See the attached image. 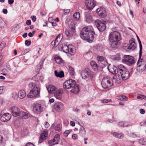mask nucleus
I'll return each instance as SVG.
<instances>
[{
	"instance_id": "72a5a7b5",
	"label": "nucleus",
	"mask_w": 146,
	"mask_h": 146,
	"mask_svg": "<svg viewBox=\"0 0 146 146\" xmlns=\"http://www.w3.org/2000/svg\"><path fill=\"white\" fill-rule=\"evenodd\" d=\"M56 56L54 57V59L56 62L58 64H61L62 61V58L58 56V55H56Z\"/></svg>"
},
{
	"instance_id": "4be33fe9",
	"label": "nucleus",
	"mask_w": 146,
	"mask_h": 146,
	"mask_svg": "<svg viewBox=\"0 0 146 146\" xmlns=\"http://www.w3.org/2000/svg\"><path fill=\"white\" fill-rule=\"evenodd\" d=\"M47 90L50 94L54 93L56 90L57 88L52 85H50L47 87Z\"/></svg>"
},
{
	"instance_id": "4d7b16f0",
	"label": "nucleus",
	"mask_w": 146,
	"mask_h": 146,
	"mask_svg": "<svg viewBox=\"0 0 146 146\" xmlns=\"http://www.w3.org/2000/svg\"><path fill=\"white\" fill-rule=\"evenodd\" d=\"M2 72L3 73L2 74L4 75H6L8 73L7 70L5 69H4L3 70Z\"/></svg>"
},
{
	"instance_id": "f704fd0d",
	"label": "nucleus",
	"mask_w": 146,
	"mask_h": 146,
	"mask_svg": "<svg viewBox=\"0 0 146 146\" xmlns=\"http://www.w3.org/2000/svg\"><path fill=\"white\" fill-rule=\"evenodd\" d=\"M113 135L114 137L119 139H122L124 137L123 134L121 133H118L116 132L114 133Z\"/></svg>"
},
{
	"instance_id": "412c9836",
	"label": "nucleus",
	"mask_w": 146,
	"mask_h": 146,
	"mask_svg": "<svg viewBox=\"0 0 146 146\" xmlns=\"http://www.w3.org/2000/svg\"><path fill=\"white\" fill-rule=\"evenodd\" d=\"M18 116L25 119L28 118L29 117V115L27 113L21 111H20Z\"/></svg>"
},
{
	"instance_id": "6ab92c4d",
	"label": "nucleus",
	"mask_w": 146,
	"mask_h": 146,
	"mask_svg": "<svg viewBox=\"0 0 146 146\" xmlns=\"http://www.w3.org/2000/svg\"><path fill=\"white\" fill-rule=\"evenodd\" d=\"M69 44L67 46L65 44H61L58 46V48L60 51H63V52L67 53L69 52Z\"/></svg>"
},
{
	"instance_id": "5701e85b",
	"label": "nucleus",
	"mask_w": 146,
	"mask_h": 146,
	"mask_svg": "<svg viewBox=\"0 0 146 146\" xmlns=\"http://www.w3.org/2000/svg\"><path fill=\"white\" fill-rule=\"evenodd\" d=\"M62 93V91L60 90H58L54 93V96L57 99L60 100L61 98Z\"/></svg>"
},
{
	"instance_id": "69168bd1",
	"label": "nucleus",
	"mask_w": 146,
	"mask_h": 146,
	"mask_svg": "<svg viewBox=\"0 0 146 146\" xmlns=\"http://www.w3.org/2000/svg\"><path fill=\"white\" fill-rule=\"evenodd\" d=\"M139 111L140 113L142 114H144L145 112V110L143 109H142L140 110Z\"/></svg>"
},
{
	"instance_id": "20e7f679",
	"label": "nucleus",
	"mask_w": 146,
	"mask_h": 146,
	"mask_svg": "<svg viewBox=\"0 0 146 146\" xmlns=\"http://www.w3.org/2000/svg\"><path fill=\"white\" fill-rule=\"evenodd\" d=\"M40 90L41 88L38 85H35L27 94V96L30 98L39 97Z\"/></svg>"
},
{
	"instance_id": "864d4df0",
	"label": "nucleus",
	"mask_w": 146,
	"mask_h": 146,
	"mask_svg": "<svg viewBox=\"0 0 146 146\" xmlns=\"http://www.w3.org/2000/svg\"><path fill=\"white\" fill-rule=\"evenodd\" d=\"M111 101V99H104L102 101V103H107L109 102H110Z\"/></svg>"
},
{
	"instance_id": "bf43d9fd",
	"label": "nucleus",
	"mask_w": 146,
	"mask_h": 146,
	"mask_svg": "<svg viewBox=\"0 0 146 146\" xmlns=\"http://www.w3.org/2000/svg\"><path fill=\"white\" fill-rule=\"evenodd\" d=\"M48 143L50 144V145L52 146L55 144L54 143V141L52 140H50L48 141Z\"/></svg>"
},
{
	"instance_id": "dca6fc26",
	"label": "nucleus",
	"mask_w": 146,
	"mask_h": 146,
	"mask_svg": "<svg viewBox=\"0 0 146 146\" xmlns=\"http://www.w3.org/2000/svg\"><path fill=\"white\" fill-rule=\"evenodd\" d=\"M98 15L102 17H105L106 16V13L104 8L100 7L97 9L96 10Z\"/></svg>"
},
{
	"instance_id": "39448f33",
	"label": "nucleus",
	"mask_w": 146,
	"mask_h": 146,
	"mask_svg": "<svg viewBox=\"0 0 146 146\" xmlns=\"http://www.w3.org/2000/svg\"><path fill=\"white\" fill-rule=\"evenodd\" d=\"M122 61L129 66H131L135 63L136 60L131 55H124Z\"/></svg>"
},
{
	"instance_id": "1a4fd4ad",
	"label": "nucleus",
	"mask_w": 146,
	"mask_h": 146,
	"mask_svg": "<svg viewBox=\"0 0 146 146\" xmlns=\"http://www.w3.org/2000/svg\"><path fill=\"white\" fill-rule=\"evenodd\" d=\"M96 60L101 67L102 68L105 67L108 64L106 58L102 56L98 55L96 58Z\"/></svg>"
},
{
	"instance_id": "4468645a",
	"label": "nucleus",
	"mask_w": 146,
	"mask_h": 146,
	"mask_svg": "<svg viewBox=\"0 0 146 146\" xmlns=\"http://www.w3.org/2000/svg\"><path fill=\"white\" fill-rule=\"evenodd\" d=\"M108 69L109 71L113 74L117 75L119 74L118 69L115 66L109 64L108 66Z\"/></svg>"
},
{
	"instance_id": "393cba45",
	"label": "nucleus",
	"mask_w": 146,
	"mask_h": 146,
	"mask_svg": "<svg viewBox=\"0 0 146 146\" xmlns=\"http://www.w3.org/2000/svg\"><path fill=\"white\" fill-rule=\"evenodd\" d=\"M90 65L92 69L95 71H97L98 69V66L96 62L94 61H92L90 62Z\"/></svg>"
},
{
	"instance_id": "6e6552de",
	"label": "nucleus",
	"mask_w": 146,
	"mask_h": 146,
	"mask_svg": "<svg viewBox=\"0 0 146 146\" xmlns=\"http://www.w3.org/2000/svg\"><path fill=\"white\" fill-rule=\"evenodd\" d=\"M95 25L98 29L100 31H103L106 28V24L107 22L104 20H97L95 21Z\"/></svg>"
},
{
	"instance_id": "f03ea898",
	"label": "nucleus",
	"mask_w": 146,
	"mask_h": 146,
	"mask_svg": "<svg viewBox=\"0 0 146 146\" xmlns=\"http://www.w3.org/2000/svg\"><path fill=\"white\" fill-rule=\"evenodd\" d=\"M120 39V34L116 31L111 33L109 36V40L110 42L111 47L113 48H116L119 47V41Z\"/></svg>"
},
{
	"instance_id": "bb28decb",
	"label": "nucleus",
	"mask_w": 146,
	"mask_h": 146,
	"mask_svg": "<svg viewBox=\"0 0 146 146\" xmlns=\"http://www.w3.org/2000/svg\"><path fill=\"white\" fill-rule=\"evenodd\" d=\"M85 19L86 21L88 23H91L93 21L92 17L89 14H87L86 15Z\"/></svg>"
},
{
	"instance_id": "2eb2a0df",
	"label": "nucleus",
	"mask_w": 146,
	"mask_h": 146,
	"mask_svg": "<svg viewBox=\"0 0 146 146\" xmlns=\"http://www.w3.org/2000/svg\"><path fill=\"white\" fill-rule=\"evenodd\" d=\"M54 107L55 110L58 112L62 111L64 108V104L60 102L55 103L54 104Z\"/></svg>"
},
{
	"instance_id": "f3484780",
	"label": "nucleus",
	"mask_w": 146,
	"mask_h": 146,
	"mask_svg": "<svg viewBox=\"0 0 146 146\" xmlns=\"http://www.w3.org/2000/svg\"><path fill=\"white\" fill-rule=\"evenodd\" d=\"M48 135V131H44L40 135L38 143H41L43 141L46 139L47 138Z\"/></svg>"
},
{
	"instance_id": "052dcab7",
	"label": "nucleus",
	"mask_w": 146,
	"mask_h": 146,
	"mask_svg": "<svg viewBox=\"0 0 146 146\" xmlns=\"http://www.w3.org/2000/svg\"><path fill=\"white\" fill-rule=\"evenodd\" d=\"M78 136L76 134H74L72 135V138L73 139H76L78 137Z\"/></svg>"
},
{
	"instance_id": "49530a36",
	"label": "nucleus",
	"mask_w": 146,
	"mask_h": 146,
	"mask_svg": "<svg viewBox=\"0 0 146 146\" xmlns=\"http://www.w3.org/2000/svg\"><path fill=\"white\" fill-rule=\"evenodd\" d=\"M6 43L5 42H2L0 43V51L2 50L5 47ZM1 53L0 51V54Z\"/></svg>"
},
{
	"instance_id": "e433bc0d",
	"label": "nucleus",
	"mask_w": 146,
	"mask_h": 146,
	"mask_svg": "<svg viewBox=\"0 0 146 146\" xmlns=\"http://www.w3.org/2000/svg\"><path fill=\"white\" fill-rule=\"evenodd\" d=\"M118 69L119 72L125 71L127 70L124 66L122 64H120L118 66Z\"/></svg>"
},
{
	"instance_id": "58836bf2",
	"label": "nucleus",
	"mask_w": 146,
	"mask_h": 146,
	"mask_svg": "<svg viewBox=\"0 0 146 146\" xmlns=\"http://www.w3.org/2000/svg\"><path fill=\"white\" fill-rule=\"evenodd\" d=\"M63 36L62 35L59 34L56 37L55 40L58 43L60 42L62 39Z\"/></svg>"
},
{
	"instance_id": "603ef678",
	"label": "nucleus",
	"mask_w": 146,
	"mask_h": 146,
	"mask_svg": "<svg viewBox=\"0 0 146 146\" xmlns=\"http://www.w3.org/2000/svg\"><path fill=\"white\" fill-rule=\"evenodd\" d=\"M29 49H26L24 51H23L22 52V55H24L26 54H27L29 52Z\"/></svg>"
},
{
	"instance_id": "c03bdc74",
	"label": "nucleus",
	"mask_w": 146,
	"mask_h": 146,
	"mask_svg": "<svg viewBox=\"0 0 146 146\" xmlns=\"http://www.w3.org/2000/svg\"><path fill=\"white\" fill-rule=\"evenodd\" d=\"M138 141L139 143L141 144L146 145V141H145V139H139Z\"/></svg>"
},
{
	"instance_id": "b1692460",
	"label": "nucleus",
	"mask_w": 146,
	"mask_h": 146,
	"mask_svg": "<svg viewBox=\"0 0 146 146\" xmlns=\"http://www.w3.org/2000/svg\"><path fill=\"white\" fill-rule=\"evenodd\" d=\"M26 95V94L25 92L23 89L20 90L18 92V98L20 99L24 98Z\"/></svg>"
},
{
	"instance_id": "c9c22d12",
	"label": "nucleus",
	"mask_w": 146,
	"mask_h": 146,
	"mask_svg": "<svg viewBox=\"0 0 146 146\" xmlns=\"http://www.w3.org/2000/svg\"><path fill=\"white\" fill-rule=\"evenodd\" d=\"M79 133L82 136L84 135L86 133V130L84 127H81L79 130Z\"/></svg>"
},
{
	"instance_id": "cd10ccee",
	"label": "nucleus",
	"mask_w": 146,
	"mask_h": 146,
	"mask_svg": "<svg viewBox=\"0 0 146 146\" xmlns=\"http://www.w3.org/2000/svg\"><path fill=\"white\" fill-rule=\"evenodd\" d=\"M146 66H137L136 71L139 72H143L146 68Z\"/></svg>"
},
{
	"instance_id": "a18cd8bd",
	"label": "nucleus",
	"mask_w": 146,
	"mask_h": 146,
	"mask_svg": "<svg viewBox=\"0 0 146 146\" xmlns=\"http://www.w3.org/2000/svg\"><path fill=\"white\" fill-rule=\"evenodd\" d=\"M69 70L70 74L71 76H74V68L71 66L69 67Z\"/></svg>"
},
{
	"instance_id": "9b49d317",
	"label": "nucleus",
	"mask_w": 146,
	"mask_h": 146,
	"mask_svg": "<svg viewBox=\"0 0 146 146\" xmlns=\"http://www.w3.org/2000/svg\"><path fill=\"white\" fill-rule=\"evenodd\" d=\"M130 74V73L126 70L125 71L119 72V74H118V76L119 79H120L121 78L123 80H126L129 78Z\"/></svg>"
},
{
	"instance_id": "a19ab883",
	"label": "nucleus",
	"mask_w": 146,
	"mask_h": 146,
	"mask_svg": "<svg viewBox=\"0 0 146 146\" xmlns=\"http://www.w3.org/2000/svg\"><path fill=\"white\" fill-rule=\"evenodd\" d=\"M0 27L2 28H4L7 27L6 23L3 21L2 20L0 22Z\"/></svg>"
},
{
	"instance_id": "09e8293b",
	"label": "nucleus",
	"mask_w": 146,
	"mask_h": 146,
	"mask_svg": "<svg viewBox=\"0 0 146 146\" xmlns=\"http://www.w3.org/2000/svg\"><path fill=\"white\" fill-rule=\"evenodd\" d=\"M112 58L114 61H118L121 59V57L119 56V55H117L115 57H112Z\"/></svg>"
},
{
	"instance_id": "aec40b11",
	"label": "nucleus",
	"mask_w": 146,
	"mask_h": 146,
	"mask_svg": "<svg viewBox=\"0 0 146 146\" xmlns=\"http://www.w3.org/2000/svg\"><path fill=\"white\" fill-rule=\"evenodd\" d=\"M136 44L134 39H132L129 40L128 49L134 50L136 48Z\"/></svg>"
},
{
	"instance_id": "7ed1b4c3",
	"label": "nucleus",
	"mask_w": 146,
	"mask_h": 146,
	"mask_svg": "<svg viewBox=\"0 0 146 146\" xmlns=\"http://www.w3.org/2000/svg\"><path fill=\"white\" fill-rule=\"evenodd\" d=\"M74 80L69 79L66 81L63 84V88L66 89H72L71 90L72 93L77 94L79 91V86L76 84Z\"/></svg>"
},
{
	"instance_id": "9d476101",
	"label": "nucleus",
	"mask_w": 146,
	"mask_h": 146,
	"mask_svg": "<svg viewBox=\"0 0 146 146\" xmlns=\"http://www.w3.org/2000/svg\"><path fill=\"white\" fill-rule=\"evenodd\" d=\"M43 109V107L40 104H35L33 106V111L34 113L36 114L40 113L42 111Z\"/></svg>"
},
{
	"instance_id": "ddd939ff",
	"label": "nucleus",
	"mask_w": 146,
	"mask_h": 146,
	"mask_svg": "<svg viewBox=\"0 0 146 146\" xmlns=\"http://www.w3.org/2000/svg\"><path fill=\"white\" fill-rule=\"evenodd\" d=\"M11 113L14 117H17L20 111V109L17 106H13L10 108Z\"/></svg>"
},
{
	"instance_id": "f8f14e48",
	"label": "nucleus",
	"mask_w": 146,
	"mask_h": 146,
	"mask_svg": "<svg viewBox=\"0 0 146 146\" xmlns=\"http://www.w3.org/2000/svg\"><path fill=\"white\" fill-rule=\"evenodd\" d=\"M96 3L94 0H86L85 2L86 7L89 10L93 9L96 5Z\"/></svg>"
},
{
	"instance_id": "7c9ffc66",
	"label": "nucleus",
	"mask_w": 146,
	"mask_h": 146,
	"mask_svg": "<svg viewBox=\"0 0 146 146\" xmlns=\"http://www.w3.org/2000/svg\"><path fill=\"white\" fill-rule=\"evenodd\" d=\"M141 55H139V59L137 63V66H146V64H144L143 61V60L142 58H141Z\"/></svg>"
},
{
	"instance_id": "2f4dec72",
	"label": "nucleus",
	"mask_w": 146,
	"mask_h": 146,
	"mask_svg": "<svg viewBox=\"0 0 146 146\" xmlns=\"http://www.w3.org/2000/svg\"><path fill=\"white\" fill-rule=\"evenodd\" d=\"M55 144H57L60 140V135L58 134L56 135L53 139Z\"/></svg>"
},
{
	"instance_id": "6e6d98bb",
	"label": "nucleus",
	"mask_w": 146,
	"mask_h": 146,
	"mask_svg": "<svg viewBox=\"0 0 146 146\" xmlns=\"http://www.w3.org/2000/svg\"><path fill=\"white\" fill-rule=\"evenodd\" d=\"M25 43L26 45L29 46L31 44V41L30 40H26L25 41Z\"/></svg>"
},
{
	"instance_id": "a211bd4d",
	"label": "nucleus",
	"mask_w": 146,
	"mask_h": 146,
	"mask_svg": "<svg viewBox=\"0 0 146 146\" xmlns=\"http://www.w3.org/2000/svg\"><path fill=\"white\" fill-rule=\"evenodd\" d=\"M69 27L70 28L71 31H70L68 29H66L65 32V34L68 37L72 36L74 33L75 31V28L73 26L72 27L70 26Z\"/></svg>"
},
{
	"instance_id": "423d86ee",
	"label": "nucleus",
	"mask_w": 146,
	"mask_h": 146,
	"mask_svg": "<svg viewBox=\"0 0 146 146\" xmlns=\"http://www.w3.org/2000/svg\"><path fill=\"white\" fill-rule=\"evenodd\" d=\"M80 74L82 78L87 79V80H91L93 78V73L88 69L82 70Z\"/></svg>"
},
{
	"instance_id": "338daca9",
	"label": "nucleus",
	"mask_w": 146,
	"mask_h": 146,
	"mask_svg": "<svg viewBox=\"0 0 146 146\" xmlns=\"http://www.w3.org/2000/svg\"><path fill=\"white\" fill-rule=\"evenodd\" d=\"M31 18L33 22H35L36 20V17L35 16H33Z\"/></svg>"
},
{
	"instance_id": "e2e57ef3",
	"label": "nucleus",
	"mask_w": 146,
	"mask_h": 146,
	"mask_svg": "<svg viewBox=\"0 0 146 146\" xmlns=\"http://www.w3.org/2000/svg\"><path fill=\"white\" fill-rule=\"evenodd\" d=\"M25 146H34V144L30 142L27 143Z\"/></svg>"
},
{
	"instance_id": "774afa93",
	"label": "nucleus",
	"mask_w": 146,
	"mask_h": 146,
	"mask_svg": "<svg viewBox=\"0 0 146 146\" xmlns=\"http://www.w3.org/2000/svg\"><path fill=\"white\" fill-rule=\"evenodd\" d=\"M40 14L42 16H44L46 14V13L45 11H42L40 12Z\"/></svg>"
},
{
	"instance_id": "c756f323",
	"label": "nucleus",
	"mask_w": 146,
	"mask_h": 146,
	"mask_svg": "<svg viewBox=\"0 0 146 146\" xmlns=\"http://www.w3.org/2000/svg\"><path fill=\"white\" fill-rule=\"evenodd\" d=\"M51 128V129H54L56 131H59L61 130L60 126V125L59 124L55 125L54 124H52Z\"/></svg>"
},
{
	"instance_id": "de8ad7c7",
	"label": "nucleus",
	"mask_w": 146,
	"mask_h": 146,
	"mask_svg": "<svg viewBox=\"0 0 146 146\" xmlns=\"http://www.w3.org/2000/svg\"><path fill=\"white\" fill-rule=\"evenodd\" d=\"M137 99H139L142 100L143 99H144L145 100H146V96H144V95H139L137 97Z\"/></svg>"
},
{
	"instance_id": "0e129e2a",
	"label": "nucleus",
	"mask_w": 146,
	"mask_h": 146,
	"mask_svg": "<svg viewBox=\"0 0 146 146\" xmlns=\"http://www.w3.org/2000/svg\"><path fill=\"white\" fill-rule=\"evenodd\" d=\"M45 127L46 128H48L49 126V124L47 122H46L44 123Z\"/></svg>"
},
{
	"instance_id": "13d9d810",
	"label": "nucleus",
	"mask_w": 146,
	"mask_h": 146,
	"mask_svg": "<svg viewBox=\"0 0 146 146\" xmlns=\"http://www.w3.org/2000/svg\"><path fill=\"white\" fill-rule=\"evenodd\" d=\"M118 125L121 127L125 126L124 123L123 122H120L118 123Z\"/></svg>"
},
{
	"instance_id": "8fccbe9b",
	"label": "nucleus",
	"mask_w": 146,
	"mask_h": 146,
	"mask_svg": "<svg viewBox=\"0 0 146 146\" xmlns=\"http://www.w3.org/2000/svg\"><path fill=\"white\" fill-rule=\"evenodd\" d=\"M129 136L135 138L137 137L136 134L134 132H131L128 134Z\"/></svg>"
},
{
	"instance_id": "a878e982",
	"label": "nucleus",
	"mask_w": 146,
	"mask_h": 146,
	"mask_svg": "<svg viewBox=\"0 0 146 146\" xmlns=\"http://www.w3.org/2000/svg\"><path fill=\"white\" fill-rule=\"evenodd\" d=\"M9 115V113H4L1 116V119L3 122H6L9 120V117L8 115Z\"/></svg>"
},
{
	"instance_id": "680f3d73",
	"label": "nucleus",
	"mask_w": 146,
	"mask_h": 146,
	"mask_svg": "<svg viewBox=\"0 0 146 146\" xmlns=\"http://www.w3.org/2000/svg\"><path fill=\"white\" fill-rule=\"evenodd\" d=\"M70 10L69 9L64 10V14H67L70 12Z\"/></svg>"
},
{
	"instance_id": "4c0bfd02",
	"label": "nucleus",
	"mask_w": 146,
	"mask_h": 146,
	"mask_svg": "<svg viewBox=\"0 0 146 146\" xmlns=\"http://www.w3.org/2000/svg\"><path fill=\"white\" fill-rule=\"evenodd\" d=\"M73 48H74L73 46L71 44H69V52L68 53H69L70 55H72V54H73L74 53V50H73Z\"/></svg>"
},
{
	"instance_id": "473e14b6",
	"label": "nucleus",
	"mask_w": 146,
	"mask_h": 146,
	"mask_svg": "<svg viewBox=\"0 0 146 146\" xmlns=\"http://www.w3.org/2000/svg\"><path fill=\"white\" fill-rule=\"evenodd\" d=\"M117 98L123 101H126L128 100V98L125 96L121 95L117 96Z\"/></svg>"
},
{
	"instance_id": "f257e3e1",
	"label": "nucleus",
	"mask_w": 146,
	"mask_h": 146,
	"mask_svg": "<svg viewBox=\"0 0 146 146\" xmlns=\"http://www.w3.org/2000/svg\"><path fill=\"white\" fill-rule=\"evenodd\" d=\"M92 29L90 26L83 28L80 34L81 38L90 43L91 42L94 40L95 34L94 32L92 30Z\"/></svg>"
},
{
	"instance_id": "ea45409f",
	"label": "nucleus",
	"mask_w": 146,
	"mask_h": 146,
	"mask_svg": "<svg viewBox=\"0 0 146 146\" xmlns=\"http://www.w3.org/2000/svg\"><path fill=\"white\" fill-rule=\"evenodd\" d=\"M12 97L14 99L16 100L18 98V93L15 92H13L11 94Z\"/></svg>"
},
{
	"instance_id": "0eeeda50",
	"label": "nucleus",
	"mask_w": 146,
	"mask_h": 146,
	"mask_svg": "<svg viewBox=\"0 0 146 146\" xmlns=\"http://www.w3.org/2000/svg\"><path fill=\"white\" fill-rule=\"evenodd\" d=\"M102 87L104 89L108 88L111 86L113 84L111 79L110 77L104 78L101 82Z\"/></svg>"
},
{
	"instance_id": "5fc2aeb1",
	"label": "nucleus",
	"mask_w": 146,
	"mask_h": 146,
	"mask_svg": "<svg viewBox=\"0 0 146 146\" xmlns=\"http://www.w3.org/2000/svg\"><path fill=\"white\" fill-rule=\"evenodd\" d=\"M70 131L69 130H67L64 133V135L65 137H67L69 134L70 133Z\"/></svg>"
},
{
	"instance_id": "37998d69",
	"label": "nucleus",
	"mask_w": 146,
	"mask_h": 146,
	"mask_svg": "<svg viewBox=\"0 0 146 146\" xmlns=\"http://www.w3.org/2000/svg\"><path fill=\"white\" fill-rule=\"evenodd\" d=\"M73 16L75 19L77 20L80 17V14L79 13L77 12L74 14Z\"/></svg>"
},
{
	"instance_id": "3c124183",
	"label": "nucleus",
	"mask_w": 146,
	"mask_h": 146,
	"mask_svg": "<svg viewBox=\"0 0 146 146\" xmlns=\"http://www.w3.org/2000/svg\"><path fill=\"white\" fill-rule=\"evenodd\" d=\"M59 43L56 40L53 41L51 43L52 45L53 46V47H55Z\"/></svg>"
},
{
	"instance_id": "c85d7f7f",
	"label": "nucleus",
	"mask_w": 146,
	"mask_h": 146,
	"mask_svg": "<svg viewBox=\"0 0 146 146\" xmlns=\"http://www.w3.org/2000/svg\"><path fill=\"white\" fill-rule=\"evenodd\" d=\"M54 74L57 77L61 78L64 76V73L63 71L58 72L56 70H55L54 71Z\"/></svg>"
},
{
	"instance_id": "79ce46f5",
	"label": "nucleus",
	"mask_w": 146,
	"mask_h": 146,
	"mask_svg": "<svg viewBox=\"0 0 146 146\" xmlns=\"http://www.w3.org/2000/svg\"><path fill=\"white\" fill-rule=\"evenodd\" d=\"M40 74L39 73L37 74L32 78V80L35 81H38L39 80H40Z\"/></svg>"
}]
</instances>
